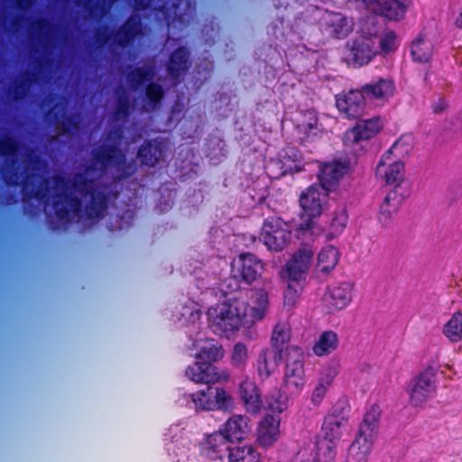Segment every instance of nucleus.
Listing matches in <instances>:
<instances>
[{
    "label": "nucleus",
    "mask_w": 462,
    "mask_h": 462,
    "mask_svg": "<svg viewBox=\"0 0 462 462\" xmlns=\"http://www.w3.org/2000/svg\"><path fill=\"white\" fill-rule=\"evenodd\" d=\"M269 305L267 292L263 290L251 291L249 301H226L209 308L208 320L214 333L228 336L242 326L262 319Z\"/></svg>",
    "instance_id": "f257e3e1"
},
{
    "label": "nucleus",
    "mask_w": 462,
    "mask_h": 462,
    "mask_svg": "<svg viewBox=\"0 0 462 462\" xmlns=\"http://www.w3.org/2000/svg\"><path fill=\"white\" fill-rule=\"evenodd\" d=\"M323 186H311L302 192L300 204L303 210L297 231L305 238H316L323 233V227L316 220L323 212L328 192Z\"/></svg>",
    "instance_id": "f03ea898"
},
{
    "label": "nucleus",
    "mask_w": 462,
    "mask_h": 462,
    "mask_svg": "<svg viewBox=\"0 0 462 462\" xmlns=\"http://www.w3.org/2000/svg\"><path fill=\"white\" fill-rule=\"evenodd\" d=\"M197 349L196 363L186 370V375L196 383H214L218 382L222 375L217 371L211 362L216 361L221 356V350L214 340H203L199 338L194 343Z\"/></svg>",
    "instance_id": "7ed1b4c3"
},
{
    "label": "nucleus",
    "mask_w": 462,
    "mask_h": 462,
    "mask_svg": "<svg viewBox=\"0 0 462 462\" xmlns=\"http://www.w3.org/2000/svg\"><path fill=\"white\" fill-rule=\"evenodd\" d=\"M380 411L376 407L365 413L356 439L349 448L346 462H367L379 424Z\"/></svg>",
    "instance_id": "20e7f679"
},
{
    "label": "nucleus",
    "mask_w": 462,
    "mask_h": 462,
    "mask_svg": "<svg viewBox=\"0 0 462 462\" xmlns=\"http://www.w3.org/2000/svg\"><path fill=\"white\" fill-rule=\"evenodd\" d=\"M437 369L428 366L413 377L408 386L410 403L414 407H424L435 397L437 391Z\"/></svg>",
    "instance_id": "39448f33"
},
{
    "label": "nucleus",
    "mask_w": 462,
    "mask_h": 462,
    "mask_svg": "<svg viewBox=\"0 0 462 462\" xmlns=\"http://www.w3.org/2000/svg\"><path fill=\"white\" fill-rule=\"evenodd\" d=\"M284 384L292 393H300L306 384L303 352L300 347L290 346L285 350Z\"/></svg>",
    "instance_id": "423d86ee"
},
{
    "label": "nucleus",
    "mask_w": 462,
    "mask_h": 462,
    "mask_svg": "<svg viewBox=\"0 0 462 462\" xmlns=\"http://www.w3.org/2000/svg\"><path fill=\"white\" fill-rule=\"evenodd\" d=\"M291 232L288 223L279 217H269L263 225L260 240L273 251L283 250L291 242Z\"/></svg>",
    "instance_id": "0eeeda50"
},
{
    "label": "nucleus",
    "mask_w": 462,
    "mask_h": 462,
    "mask_svg": "<svg viewBox=\"0 0 462 462\" xmlns=\"http://www.w3.org/2000/svg\"><path fill=\"white\" fill-rule=\"evenodd\" d=\"M374 35L371 32H368V35H366L364 31L363 34L352 42L345 57L349 65L361 67L373 60L378 52Z\"/></svg>",
    "instance_id": "6e6552de"
},
{
    "label": "nucleus",
    "mask_w": 462,
    "mask_h": 462,
    "mask_svg": "<svg viewBox=\"0 0 462 462\" xmlns=\"http://www.w3.org/2000/svg\"><path fill=\"white\" fill-rule=\"evenodd\" d=\"M404 172V164L402 160L393 158L391 153H384L376 167L377 178L387 185L394 186L393 189L399 191L409 190L402 186Z\"/></svg>",
    "instance_id": "1a4fd4ad"
},
{
    "label": "nucleus",
    "mask_w": 462,
    "mask_h": 462,
    "mask_svg": "<svg viewBox=\"0 0 462 462\" xmlns=\"http://www.w3.org/2000/svg\"><path fill=\"white\" fill-rule=\"evenodd\" d=\"M196 410L226 409L231 404L230 395L223 389L208 386L190 395Z\"/></svg>",
    "instance_id": "9d476101"
},
{
    "label": "nucleus",
    "mask_w": 462,
    "mask_h": 462,
    "mask_svg": "<svg viewBox=\"0 0 462 462\" xmlns=\"http://www.w3.org/2000/svg\"><path fill=\"white\" fill-rule=\"evenodd\" d=\"M313 263V251L310 247L297 250L281 271L282 279L304 281Z\"/></svg>",
    "instance_id": "9b49d317"
},
{
    "label": "nucleus",
    "mask_w": 462,
    "mask_h": 462,
    "mask_svg": "<svg viewBox=\"0 0 462 462\" xmlns=\"http://www.w3.org/2000/svg\"><path fill=\"white\" fill-rule=\"evenodd\" d=\"M263 271V263L252 254H240L232 263V275L246 283L256 281Z\"/></svg>",
    "instance_id": "f8f14e48"
},
{
    "label": "nucleus",
    "mask_w": 462,
    "mask_h": 462,
    "mask_svg": "<svg viewBox=\"0 0 462 462\" xmlns=\"http://www.w3.org/2000/svg\"><path fill=\"white\" fill-rule=\"evenodd\" d=\"M281 420L273 415L264 416L256 429V443L259 447L268 448L273 447L281 437Z\"/></svg>",
    "instance_id": "ddd939ff"
},
{
    "label": "nucleus",
    "mask_w": 462,
    "mask_h": 462,
    "mask_svg": "<svg viewBox=\"0 0 462 462\" xmlns=\"http://www.w3.org/2000/svg\"><path fill=\"white\" fill-rule=\"evenodd\" d=\"M383 127L381 117L359 120L356 125L346 133V140L349 143H359L374 137Z\"/></svg>",
    "instance_id": "4468645a"
},
{
    "label": "nucleus",
    "mask_w": 462,
    "mask_h": 462,
    "mask_svg": "<svg viewBox=\"0 0 462 462\" xmlns=\"http://www.w3.org/2000/svg\"><path fill=\"white\" fill-rule=\"evenodd\" d=\"M337 106L338 110L348 117L359 116L365 106V96L362 90H351L337 96Z\"/></svg>",
    "instance_id": "2eb2a0df"
},
{
    "label": "nucleus",
    "mask_w": 462,
    "mask_h": 462,
    "mask_svg": "<svg viewBox=\"0 0 462 462\" xmlns=\"http://www.w3.org/2000/svg\"><path fill=\"white\" fill-rule=\"evenodd\" d=\"M350 172V164L346 161H333L325 163L319 173V179L326 189L334 187Z\"/></svg>",
    "instance_id": "dca6fc26"
},
{
    "label": "nucleus",
    "mask_w": 462,
    "mask_h": 462,
    "mask_svg": "<svg viewBox=\"0 0 462 462\" xmlns=\"http://www.w3.org/2000/svg\"><path fill=\"white\" fill-rule=\"evenodd\" d=\"M353 283L342 282L331 286L326 300L332 311L345 309L352 300Z\"/></svg>",
    "instance_id": "f3484780"
},
{
    "label": "nucleus",
    "mask_w": 462,
    "mask_h": 462,
    "mask_svg": "<svg viewBox=\"0 0 462 462\" xmlns=\"http://www.w3.org/2000/svg\"><path fill=\"white\" fill-rule=\"evenodd\" d=\"M365 98L379 103H385L395 91L394 83L390 79H379L362 88Z\"/></svg>",
    "instance_id": "a211bd4d"
},
{
    "label": "nucleus",
    "mask_w": 462,
    "mask_h": 462,
    "mask_svg": "<svg viewBox=\"0 0 462 462\" xmlns=\"http://www.w3.org/2000/svg\"><path fill=\"white\" fill-rule=\"evenodd\" d=\"M230 441L223 432H215L207 436L202 444V453L209 459H221L229 450Z\"/></svg>",
    "instance_id": "6ab92c4d"
},
{
    "label": "nucleus",
    "mask_w": 462,
    "mask_h": 462,
    "mask_svg": "<svg viewBox=\"0 0 462 462\" xmlns=\"http://www.w3.org/2000/svg\"><path fill=\"white\" fill-rule=\"evenodd\" d=\"M322 20L328 32L337 38H343L352 31V22L341 14L326 13Z\"/></svg>",
    "instance_id": "aec40b11"
},
{
    "label": "nucleus",
    "mask_w": 462,
    "mask_h": 462,
    "mask_svg": "<svg viewBox=\"0 0 462 462\" xmlns=\"http://www.w3.org/2000/svg\"><path fill=\"white\" fill-rule=\"evenodd\" d=\"M225 435L232 440H242L251 431L250 420L242 415L232 416L225 424Z\"/></svg>",
    "instance_id": "412c9836"
},
{
    "label": "nucleus",
    "mask_w": 462,
    "mask_h": 462,
    "mask_svg": "<svg viewBox=\"0 0 462 462\" xmlns=\"http://www.w3.org/2000/svg\"><path fill=\"white\" fill-rule=\"evenodd\" d=\"M410 195V190L391 189L385 196L379 209L381 219L388 220L397 212L402 201Z\"/></svg>",
    "instance_id": "4be33fe9"
},
{
    "label": "nucleus",
    "mask_w": 462,
    "mask_h": 462,
    "mask_svg": "<svg viewBox=\"0 0 462 462\" xmlns=\"http://www.w3.org/2000/svg\"><path fill=\"white\" fill-rule=\"evenodd\" d=\"M240 395L247 411L251 413L260 411L262 407L260 394L254 382L249 379L244 380L240 383Z\"/></svg>",
    "instance_id": "5701e85b"
},
{
    "label": "nucleus",
    "mask_w": 462,
    "mask_h": 462,
    "mask_svg": "<svg viewBox=\"0 0 462 462\" xmlns=\"http://www.w3.org/2000/svg\"><path fill=\"white\" fill-rule=\"evenodd\" d=\"M340 254L338 249L332 245H324L317 254L316 268L323 273H330L337 264Z\"/></svg>",
    "instance_id": "b1692460"
},
{
    "label": "nucleus",
    "mask_w": 462,
    "mask_h": 462,
    "mask_svg": "<svg viewBox=\"0 0 462 462\" xmlns=\"http://www.w3.org/2000/svg\"><path fill=\"white\" fill-rule=\"evenodd\" d=\"M432 44L423 36H418L411 45V54L416 62L426 63L432 56Z\"/></svg>",
    "instance_id": "393cba45"
},
{
    "label": "nucleus",
    "mask_w": 462,
    "mask_h": 462,
    "mask_svg": "<svg viewBox=\"0 0 462 462\" xmlns=\"http://www.w3.org/2000/svg\"><path fill=\"white\" fill-rule=\"evenodd\" d=\"M347 420L335 418L332 416H326L322 425V433L325 439L330 442L338 439L343 433V429L346 424Z\"/></svg>",
    "instance_id": "a878e982"
},
{
    "label": "nucleus",
    "mask_w": 462,
    "mask_h": 462,
    "mask_svg": "<svg viewBox=\"0 0 462 462\" xmlns=\"http://www.w3.org/2000/svg\"><path fill=\"white\" fill-rule=\"evenodd\" d=\"M337 343L338 339L335 332L325 331L319 337L313 351L319 356H327L337 348Z\"/></svg>",
    "instance_id": "bb28decb"
},
{
    "label": "nucleus",
    "mask_w": 462,
    "mask_h": 462,
    "mask_svg": "<svg viewBox=\"0 0 462 462\" xmlns=\"http://www.w3.org/2000/svg\"><path fill=\"white\" fill-rule=\"evenodd\" d=\"M336 374L337 372L335 370H330L327 374H323L318 380L310 396V402L314 406H318L321 403Z\"/></svg>",
    "instance_id": "cd10ccee"
},
{
    "label": "nucleus",
    "mask_w": 462,
    "mask_h": 462,
    "mask_svg": "<svg viewBox=\"0 0 462 462\" xmlns=\"http://www.w3.org/2000/svg\"><path fill=\"white\" fill-rule=\"evenodd\" d=\"M278 365L277 355L274 350L267 349L263 351L258 359L257 372L260 377L267 378L276 368Z\"/></svg>",
    "instance_id": "c85d7f7f"
},
{
    "label": "nucleus",
    "mask_w": 462,
    "mask_h": 462,
    "mask_svg": "<svg viewBox=\"0 0 462 462\" xmlns=\"http://www.w3.org/2000/svg\"><path fill=\"white\" fill-rule=\"evenodd\" d=\"M229 462H260V454L250 446L245 445L230 449Z\"/></svg>",
    "instance_id": "c756f323"
},
{
    "label": "nucleus",
    "mask_w": 462,
    "mask_h": 462,
    "mask_svg": "<svg viewBox=\"0 0 462 462\" xmlns=\"http://www.w3.org/2000/svg\"><path fill=\"white\" fill-rule=\"evenodd\" d=\"M414 137L411 134H403L391 146L385 153H391L394 159L402 160L408 155L413 149Z\"/></svg>",
    "instance_id": "7c9ffc66"
},
{
    "label": "nucleus",
    "mask_w": 462,
    "mask_h": 462,
    "mask_svg": "<svg viewBox=\"0 0 462 462\" xmlns=\"http://www.w3.org/2000/svg\"><path fill=\"white\" fill-rule=\"evenodd\" d=\"M442 333L452 342L459 341L462 338V313L453 314L444 324Z\"/></svg>",
    "instance_id": "2f4dec72"
},
{
    "label": "nucleus",
    "mask_w": 462,
    "mask_h": 462,
    "mask_svg": "<svg viewBox=\"0 0 462 462\" xmlns=\"http://www.w3.org/2000/svg\"><path fill=\"white\" fill-rule=\"evenodd\" d=\"M289 340V328L286 324H277L273 329L272 336V343L273 346L279 351L281 354V358L285 357V350L287 347L291 346H285L287 341Z\"/></svg>",
    "instance_id": "473e14b6"
},
{
    "label": "nucleus",
    "mask_w": 462,
    "mask_h": 462,
    "mask_svg": "<svg viewBox=\"0 0 462 462\" xmlns=\"http://www.w3.org/2000/svg\"><path fill=\"white\" fill-rule=\"evenodd\" d=\"M282 280L287 284L284 291V304L289 307H293L300 297L304 281H293L292 279Z\"/></svg>",
    "instance_id": "72a5a7b5"
},
{
    "label": "nucleus",
    "mask_w": 462,
    "mask_h": 462,
    "mask_svg": "<svg viewBox=\"0 0 462 462\" xmlns=\"http://www.w3.org/2000/svg\"><path fill=\"white\" fill-rule=\"evenodd\" d=\"M287 396L280 390L275 389L266 396L265 406L273 412L281 413L287 409Z\"/></svg>",
    "instance_id": "f704fd0d"
},
{
    "label": "nucleus",
    "mask_w": 462,
    "mask_h": 462,
    "mask_svg": "<svg viewBox=\"0 0 462 462\" xmlns=\"http://www.w3.org/2000/svg\"><path fill=\"white\" fill-rule=\"evenodd\" d=\"M348 216L345 208L337 209L329 225V232L328 234V238L332 239L335 236L340 235L346 226Z\"/></svg>",
    "instance_id": "c9c22d12"
},
{
    "label": "nucleus",
    "mask_w": 462,
    "mask_h": 462,
    "mask_svg": "<svg viewBox=\"0 0 462 462\" xmlns=\"http://www.w3.org/2000/svg\"><path fill=\"white\" fill-rule=\"evenodd\" d=\"M188 52L185 49H179L171 57L169 63L170 73L177 77L180 71L187 69Z\"/></svg>",
    "instance_id": "e433bc0d"
},
{
    "label": "nucleus",
    "mask_w": 462,
    "mask_h": 462,
    "mask_svg": "<svg viewBox=\"0 0 462 462\" xmlns=\"http://www.w3.org/2000/svg\"><path fill=\"white\" fill-rule=\"evenodd\" d=\"M299 129L307 135H316L318 129V117L314 111H307L302 115V119L300 121Z\"/></svg>",
    "instance_id": "4c0bfd02"
},
{
    "label": "nucleus",
    "mask_w": 462,
    "mask_h": 462,
    "mask_svg": "<svg viewBox=\"0 0 462 462\" xmlns=\"http://www.w3.org/2000/svg\"><path fill=\"white\" fill-rule=\"evenodd\" d=\"M280 160L282 168L281 172L277 175H283L288 171H292L296 169L294 162L298 160V152L291 148Z\"/></svg>",
    "instance_id": "58836bf2"
},
{
    "label": "nucleus",
    "mask_w": 462,
    "mask_h": 462,
    "mask_svg": "<svg viewBox=\"0 0 462 462\" xmlns=\"http://www.w3.org/2000/svg\"><path fill=\"white\" fill-rule=\"evenodd\" d=\"M398 39L393 32L384 33L381 38L380 49L381 52L383 54L394 51L398 48Z\"/></svg>",
    "instance_id": "ea45409f"
},
{
    "label": "nucleus",
    "mask_w": 462,
    "mask_h": 462,
    "mask_svg": "<svg viewBox=\"0 0 462 462\" xmlns=\"http://www.w3.org/2000/svg\"><path fill=\"white\" fill-rule=\"evenodd\" d=\"M153 146L149 143L147 146H143L138 152V156L140 157L143 163L153 166L159 160V156L156 152H152Z\"/></svg>",
    "instance_id": "a19ab883"
},
{
    "label": "nucleus",
    "mask_w": 462,
    "mask_h": 462,
    "mask_svg": "<svg viewBox=\"0 0 462 462\" xmlns=\"http://www.w3.org/2000/svg\"><path fill=\"white\" fill-rule=\"evenodd\" d=\"M247 359V348L244 344L235 345L232 352V362L236 365H242Z\"/></svg>",
    "instance_id": "79ce46f5"
},
{
    "label": "nucleus",
    "mask_w": 462,
    "mask_h": 462,
    "mask_svg": "<svg viewBox=\"0 0 462 462\" xmlns=\"http://www.w3.org/2000/svg\"><path fill=\"white\" fill-rule=\"evenodd\" d=\"M348 411L347 402L344 399L338 400L330 409L328 414L327 416H332L335 418H342L344 420L346 419V412Z\"/></svg>",
    "instance_id": "37998d69"
},
{
    "label": "nucleus",
    "mask_w": 462,
    "mask_h": 462,
    "mask_svg": "<svg viewBox=\"0 0 462 462\" xmlns=\"http://www.w3.org/2000/svg\"><path fill=\"white\" fill-rule=\"evenodd\" d=\"M65 202L67 203V206L69 207L68 209L67 208L65 209V212H62V208H59V202L56 204V209L60 214L61 218H64L65 213L68 214L69 212H77L79 208V202L78 199H71L69 200L66 199Z\"/></svg>",
    "instance_id": "c03bdc74"
},
{
    "label": "nucleus",
    "mask_w": 462,
    "mask_h": 462,
    "mask_svg": "<svg viewBox=\"0 0 462 462\" xmlns=\"http://www.w3.org/2000/svg\"><path fill=\"white\" fill-rule=\"evenodd\" d=\"M162 88L158 85L152 84L147 88V97L153 102L159 101L162 97Z\"/></svg>",
    "instance_id": "a18cd8bd"
},
{
    "label": "nucleus",
    "mask_w": 462,
    "mask_h": 462,
    "mask_svg": "<svg viewBox=\"0 0 462 462\" xmlns=\"http://www.w3.org/2000/svg\"><path fill=\"white\" fill-rule=\"evenodd\" d=\"M152 75H153V71L152 70V69H138L134 73V79H136L138 84H141V83H144L146 80H149Z\"/></svg>",
    "instance_id": "49530a36"
},
{
    "label": "nucleus",
    "mask_w": 462,
    "mask_h": 462,
    "mask_svg": "<svg viewBox=\"0 0 462 462\" xmlns=\"http://www.w3.org/2000/svg\"><path fill=\"white\" fill-rule=\"evenodd\" d=\"M448 106V103L445 99L439 98L434 105H433V111L435 113H441L443 112L446 107Z\"/></svg>",
    "instance_id": "de8ad7c7"
},
{
    "label": "nucleus",
    "mask_w": 462,
    "mask_h": 462,
    "mask_svg": "<svg viewBox=\"0 0 462 462\" xmlns=\"http://www.w3.org/2000/svg\"><path fill=\"white\" fill-rule=\"evenodd\" d=\"M454 22L457 27H462V5L457 14L455 15Z\"/></svg>",
    "instance_id": "09e8293b"
},
{
    "label": "nucleus",
    "mask_w": 462,
    "mask_h": 462,
    "mask_svg": "<svg viewBox=\"0 0 462 462\" xmlns=\"http://www.w3.org/2000/svg\"><path fill=\"white\" fill-rule=\"evenodd\" d=\"M53 182L55 184V189L60 190L64 189V182L61 180H53Z\"/></svg>",
    "instance_id": "8fccbe9b"
},
{
    "label": "nucleus",
    "mask_w": 462,
    "mask_h": 462,
    "mask_svg": "<svg viewBox=\"0 0 462 462\" xmlns=\"http://www.w3.org/2000/svg\"><path fill=\"white\" fill-rule=\"evenodd\" d=\"M275 164H276V162H271V163L268 165V167H267V169H268L269 172H270L271 174H273V175H274V172H273V167Z\"/></svg>",
    "instance_id": "3c124183"
},
{
    "label": "nucleus",
    "mask_w": 462,
    "mask_h": 462,
    "mask_svg": "<svg viewBox=\"0 0 462 462\" xmlns=\"http://www.w3.org/2000/svg\"><path fill=\"white\" fill-rule=\"evenodd\" d=\"M328 452H329L330 457H334L335 451H334V448L332 447V445L328 446Z\"/></svg>",
    "instance_id": "603ef678"
},
{
    "label": "nucleus",
    "mask_w": 462,
    "mask_h": 462,
    "mask_svg": "<svg viewBox=\"0 0 462 462\" xmlns=\"http://www.w3.org/2000/svg\"><path fill=\"white\" fill-rule=\"evenodd\" d=\"M114 155L112 154H109L107 156H106L104 159L106 160V163L108 164L110 162V161L113 159Z\"/></svg>",
    "instance_id": "864d4df0"
},
{
    "label": "nucleus",
    "mask_w": 462,
    "mask_h": 462,
    "mask_svg": "<svg viewBox=\"0 0 462 462\" xmlns=\"http://www.w3.org/2000/svg\"><path fill=\"white\" fill-rule=\"evenodd\" d=\"M316 458H317V454H312V455H311V460H312V461H315V460H316Z\"/></svg>",
    "instance_id": "5fc2aeb1"
},
{
    "label": "nucleus",
    "mask_w": 462,
    "mask_h": 462,
    "mask_svg": "<svg viewBox=\"0 0 462 462\" xmlns=\"http://www.w3.org/2000/svg\"><path fill=\"white\" fill-rule=\"evenodd\" d=\"M129 26H130V23L128 22V23H126L125 27L124 28V30H127Z\"/></svg>",
    "instance_id": "6e6d98bb"
},
{
    "label": "nucleus",
    "mask_w": 462,
    "mask_h": 462,
    "mask_svg": "<svg viewBox=\"0 0 462 462\" xmlns=\"http://www.w3.org/2000/svg\"><path fill=\"white\" fill-rule=\"evenodd\" d=\"M145 7H146V5H142V4L139 5V8H145Z\"/></svg>",
    "instance_id": "4d7b16f0"
}]
</instances>
